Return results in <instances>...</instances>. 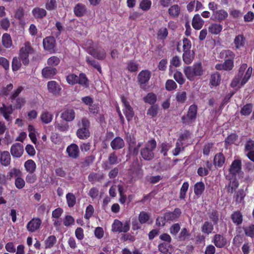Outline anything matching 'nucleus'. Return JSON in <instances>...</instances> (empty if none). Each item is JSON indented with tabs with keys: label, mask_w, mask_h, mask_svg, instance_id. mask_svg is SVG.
Wrapping results in <instances>:
<instances>
[{
	"label": "nucleus",
	"mask_w": 254,
	"mask_h": 254,
	"mask_svg": "<svg viewBox=\"0 0 254 254\" xmlns=\"http://www.w3.org/2000/svg\"><path fill=\"white\" fill-rule=\"evenodd\" d=\"M90 125V121L85 117L82 118L78 123V128L76 130V135L79 139L85 140L91 136Z\"/></svg>",
	"instance_id": "obj_1"
},
{
	"label": "nucleus",
	"mask_w": 254,
	"mask_h": 254,
	"mask_svg": "<svg viewBox=\"0 0 254 254\" xmlns=\"http://www.w3.org/2000/svg\"><path fill=\"white\" fill-rule=\"evenodd\" d=\"M157 147L155 139L149 140L145 146L140 149V155L146 161H151L154 158V151Z\"/></svg>",
	"instance_id": "obj_2"
},
{
	"label": "nucleus",
	"mask_w": 254,
	"mask_h": 254,
	"mask_svg": "<svg viewBox=\"0 0 254 254\" xmlns=\"http://www.w3.org/2000/svg\"><path fill=\"white\" fill-rule=\"evenodd\" d=\"M184 72L190 81H193L196 76H200L203 74V70L201 62L194 64L192 66L184 67Z\"/></svg>",
	"instance_id": "obj_3"
},
{
	"label": "nucleus",
	"mask_w": 254,
	"mask_h": 254,
	"mask_svg": "<svg viewBox=\"0 0 254 254\" xmlns=\"http://www.w3.org/2000/svg\"><path fill=\"white\" fill-rule=\"evenodd\" d=\"M183 61L186 64H190L194 59V52L190 50L191 43L188 38H184L183 39Z\"/></svg>",
	"instance_id": "obj_4"
},
{
	"label": "nucleus",
	"mask_w": 254,
	"mask_h": 254,
	"mask_svg": "<svg viewBox=\"0 0 254 254\" xmlns=\"http://www.w3.org/2000/svg\"><path fill=\"white\" fill-rule=\"evenodd\" d=\"M198 107L193 104L190 106L186 115H183L181 118V122L184 126H190L195 121L197 118Z\"/></svg>",
	"instance_id": "obj_5"
},
{
	"label": "nucleus",
	"mask_w": 254,
	"mask_h": 254,
	"mask_svg": "<svg viewBox=\"0 0 254 254\" xmlns=\"http://www.w3.org/2000/svg\"><path fill=\"white\" fill-rule=\"evenodd\" d=\"M34 52V49L28 41L25 42L23 46L20 49L19 57L24 65H28L29 63V56L33 54Z\"/></svg>",
	"instance_id": "obj_6"
},
{
	"label": "nucleus",
	"mask_w": 254,
	"mask_h": 254,
	"mask_svg": "<svg viewBox=\"0 0 254 254\" xmlns=\"http://www.w3.org/2000/svg\"><path fill=\"white\" fill-rule=\"evenodd\" d=\"M87 52L93 58L99 60H103L106 57V52L102 46L95 44L87 49Z\"/></svg>",
	"instance_id": "obj_7"
},
{
	"label": "nucleus",
	"mask_w": 254,
	"mask_h": 254,
	"mask_svg": "<svg viewBox=\"0 0 254 254\" xmlns=\"http://www.w3.org/2000/svg\"><path fill=\"white\" fill-rule=\"evenodd\" d=\"M121 101L123 104L124 108L123 109V113L128 122L131 121L134 116V112L133 108L131 107L129 102L127 98L123 95L121 96Z\"/></svg>",
	"instance_id": "obj_8"
},
{
	"label": "nucleus",
	"mask_w": 254,
	"mask_h": 254,
	"mask_svg": "<svg viewBox=\"0 0 254 254\" xmlns=\"http://www.w3.org/2000/svg\"><path fill=\"white\" fill-rule=\"evenodd\" d=\"M130 228V223L128 221H127L123 224L119 220L115 219L112 224V230L116 232H127Z\"/></svg>",
	"instance_id": "obj_9"
},
{
	"label": "nucleus",
	"mask_w": 254,
	"mask_h": 254,
	"mask_svg": "<svg viewBox=\"0 0 254 254\" xmlns=\"http://www.w3.org/2000/svg\"><path fill=\"white\" fill-rule=\"evenodd\" d=\"M44 49L51 53L55 52V48L56 45V41L53 36H48L45 38L43 40Z\"/></svg>",
	"instance_id": "obj_10"
},
{
	"label": "nucleus",
	"mask_w": 254,
	"mask_h": 254,
	"mask_svg": "<svg viewBox=\"0 0 254 254\" xmlns=\"http://www.w3.org/2000/svg\"><path fill=\"white\" fill-rule=\"evenodd\" d=\"M66 152L68 156L72 159H78L80 154L78 146L75 143H71L66 149Z\"/></svg>",
	"instance_id": "obj_11"
},
{
	"label": "nucleus",
	"mask_w": 254,
	"mask_h": 254,
	"mask_svg": "<svg viewBox=\"0 0 254 254\" xmlns=\"http://www.w3.org/2000/svg\"><path fill=\"white\" fill-rule=\"evenodd\" d=\"M42 220L39 218H33L28 222L26 226L28 232L33 233L40 229Z\"/></svg>",
	"instance_id": "obj_12"
},
{
	"label": "nucleus",
	"mask_w": 254,
	"mask_h": 254,
	"mask_svg": "<svg viewBox=\"0 0 254 254\" xmlns=\"http://www.w3.org/2000/svg\"><path fill=\"white\" fill-rule=\"evenodd\" d=\"M47 89L49 93L54 95H60L62 88L59 83L55 80H51L47 83Z\"/></svg>",
	"instance_id": "obj_13"
},
{
	"label": "nucleus",
	"mask_w": 254,
	"mask_h": 254,
	"mask_svg": "<svg viewBox=\"0 0 254 254\" xmlns=\"http://www.w3.org/2000/svg\"><path fill=\"white\" fill-rule=\"evenodd\" d=\"M73 12L76 17H81L87 14L88 9L84 4L78 3L73 7Z\"/></svg>",
	"instance_id": "obj_14"
},
{
	"label": "nucleus",
	"mask_w": 254,
	"mask_h": 254,
	"mask_svg": "<svg viewBox=\"0 0 254 254\" xmlns=\"http://www.w3.org/2000/svg\"><path fill=\"white\" fill-rule=\"evenodd\" d=\"M24 152L23 145L20 143H15L10 148V153L15 158H20Z\"/></svg>",
	"instance_id": "obj_15"
},
{
	"label": "nucleus",
	"mask_w": 254,
	"mask_h": 254,
	"mask_svg": "<svg viewBox=\"0 0 254 254\" xmlns=\"http://www.w3.org/2000/svg\"><path fill=\"white\" fill-rule=\"evenodd\" d=\"M242 170V162L239 159L234 160L229 169L230 174L232 176L236 177V175L239 174Z\"/></svg>",
	"instance_id": "obj_16"
},
{
	"label": "nucleus",
	"mask_w": 254,
	"mask_h": 254,
	"mask_svg": "<svg viewBox=\"0 0 254 254\" xmlns=\"http://www.w3.org/2000/svg\"><path fill=\"white\" fill-rule=\"evenodd\" d=\"M234 67V61L227 60H224L222 64H217L215 68L218 70H225L229 71L232 70Z\"/></svg>",
	"instance_id": "obj_17"
},
{
	"label": "nucleus",
	"mask_w": 254,
	"mask_h": 254,
	"mask_svg": "<svg viewBox=\"0 0 254 254\" xmlns=\"http://www.w3.org/2000/svg\"><path fill=\"white\" fill-rule=\"evenodd\" d=\"M13 112L12 105L7 106L5 104H2V106L0 107V115H2L7 122L11 121L10 115L13 113Z\"/></svg>",
	"instance_id": "obj_18"
},
{
	"label": "nucleus",
	"mask_w": 254,
	"mask_h": 254,
	"mask_svg": "<svg viewBox=\"0 0 254 254\" xmlns=\"http://www.w3.org/2000/svg\"><path fill=\"white\" fill-rule=\"evenodd\" d=\"M61 118L66 122H71L75 117V113L73 109L66 108L61 115Z\"/></svg>",
	"instance_id": "obj_19"
},
{
	"label": "nucleus",
	"mask_w": 254,
	"mask_h": 254,
	"mask_svg": "<svg viewBox=\"0 0 254 254\" xmlns=\"http://www.w3.org/2000/svg\"><path fill=\"white\" fill-rule=\"evenodd\" d=\"M125 141L120 136L115 137L110 142V146L114 150L121 149L125 147Z\"/></svg>",
	"instance_id": "obj_20"
},
{
	"label": "nucleus",
	"mask_w": 254,
	"mask_h": 254,
	"mask_svg": "<svg viewBox=\"0 0 254 254\" xmlns=\"http://www.w3.org/2000/svg\"><path fill=\"white\" fill-rule=\"evenodd\" d=\"M151 77L150 71L148 70L141 71L137 76L138 83L142 85L148 82Z\"/></svg>",
	"instance_id": "obj_21"
},
{
	"label": "nucleus",
	"mask_w": 254,
	"mask_h": 254,
	"mask_svg": "<svg viewBox=\"0 0 254 254\" xmlns=\"http://www.w3.org/2000/svg\"><path fill=\"white\" fill-rule=\"evenodd\" d=\"M212 242L218 248H222L227 244V240L223 235L218 234L213 236Z\"/></svg>",
	"instance_id": "obj_22"
},
{
	"label": "nucleus",
	"mask_w": 254,
	"mask_h": 254,
	"mask_svg": "<svg viewBox=\"0 0 254 254\" xmlns=\"http://www.w3.org/2000/svg\"><path fill=\"white\" fill-rule=\"evenodd\" d=\"M57 70L55 67L46 66L42 70V76L47 79H52L57 74Z\"/></svg>",
	"instance_id": "obj_23"
},
{
	"label": "nucleus",
	"mask_w": 254,
	"mask_h": 254,
	"mask_svg": "<svg viewBox=\"0 0 254 254\" xmlns=\"http://www.w3.org/2000/svg\"><path fill=\"white\" fill-rule=\"evenodd\" d=\"M181 210L179 208H176L173 212L167 211L164 213L167 222L176 220L181 215Z\"/></svg>",
	"instance_id": "obj_24"
},
{
	"label": "nucleus",
	"mask_w": 254,
	"mask_h": 254,
	"mask_svg": "<svg viewBox=\"0 0 254 254\" xmlns=\"http://www.w3.org/2000/svg\"><path fill=\"white\" fill-rule=\"evenodd\" d=\"M158 249L160 252L163 254H171L173 251V248L171 243L162 242L158 246Z\"/></svg>",
	"instance_id": "obj_25"
},
{
	"label": "nucleus",
	"mask_w": 254,
	"mask_h": 254,
	"mask_svg": "<svg viewBox=\"0 0 254 254\" xmlns=\"http://www.w3.org/2000/svg\"><path fill=\"white\" fill-rule=\"evenodd\" d=\"M246 43V38L243 34L237 35L234 40L235 49L236 50L241 49L244 48Z\"/></svg>",
	"instance_id": "obj_26"
},
{
	"label": "nucleus",
	"mask_w": 254,
	"mask_h": 254,
	"mask_svg": "<svg viewBox=\"0 0 254 254\" xmlns=\"http://www.w3.org/2000/svg\"><path fill=\"white\" fill-rule=\"evenodd\" d=\"M230 217L233 223L237 226H239L243 223V216L242 213L240 210L233 211Z\"/></svg>",
	"instance_id": "obj_27"
},
{
	"label": "nucleus",
	"mask_w": 254,
	"mask_h": 254,
	"mask_svg": "<svg viewBox=\"0 0 254 254\" xmlns=\"http://www.w3.org/2000/svg\"><path fill=\"white\" fill-rule=\"evenodd\" d=\"M95 159V157L93 155L87 156L79 162L78 166L83 169L87 168L93 164Z\"/></svg>",
	"instance_id": "obj_28"
},
{
	"label": "nucleus",
	"mask_w": 254,
	"mask_h": 254,
	"mask_svg": "<svg viewBox=\"0 0 254 254\" xmlns=\"http://www.w3.org/2000/svg\"><path fill=\"white\" fill-rule=\"evenodd\" d=\"M204 21L198 14H195L192 19V26L195 30H200L202 27Z\"/></svg>",
	"instance_id": "obj_29"
},
{
	"label": "nucleus",
	"mask_w": 254,
	"mask_h": 254,
	"mask_svg": "<svg viewBox=\"0 0 254 254\" xmlns=\"http://www.w3.org/2000/svg\"><path fill=\"white\" fill-rule=\"evenodd\" d=\"M32 14L35 19H41L47 15V12L45 9L36 7L32 9Z\"/></svg>",
	"instance_id": "obj_30"
},
{
	"label": "nucleus",
	"mask_w": 254,
	"mask_h": 254,
	"mask_svg": "<svg viewBox=\"0 0 254 254\" xmlns=\"http://www.w3.org/2000/svg\"><path fill=\"white\" fill-rule=\"evenodd\" d=\"M205 165L206 168L200 167L197 169V173L199 176L203 177L208 175L209 170L211 169L212 165L209 161H206Z\"/></svg>",
	"instance_id": "obj_31"
},
{
	"label": "nucleus",
	"mask_w": 254,
	"mask_h": 254,
	"mask_svg": "<svg viewBox=\"0 0 254 254\" xmlns=\"http://www.w3.org/2000/svg\"><path fill=\"white\" fill-rule=\"evenodd\" d=\"M225 162V157L222 153L220 152L215 154L213 159V164L215 166L221 168Z\"/></svg>",
	"instance_id": "obj_32"
},
{
	"label": "nucleus",
	"mask_w": 254,
	"mask_h": 254,
	"mask_svg": "<svg viewBox=\"0 0 254 254\" xmlns=\"http://www.w3.org/2000/svg\"><path fill=\"white\" fill-rule=\"evenodd\" d=\"M191 234L186 228H183L179 233L177 240L180 242H186L190 240Z\"/></svg>",
	"instance_id": "obj_33"
},
{
	"label": "nucleus",
	"mask_w": 254,
	"mask_h": 254,
	"mask_svg": "<svg viewBox=\"0 0 254 254\" xmlns=\"http://www.w3.org/2000/svg\"><path fill=\"white\" fill-rule=\"evenodd\" d=\"M222 25L216 23L210 24L208 28L209 32L212 35L219 34L222 31Z\"/></svg>",
	"instance_id": "obj_34"
},
{
	"label": "nucleus",
	"mask_w": 254,
	"mask_h": 254,
	"mask_svg": "<svg viewBox=\"0 0 254 254\" xmlns=\"http://www.w3.org/2000/svg\"><path fill=\"white\" fill-rule=\"evenodd\" d=\"M235 54L230 50H224L222 51L219 54L221 59H224V60H230L234 61Z\"/></svg>",
	"instance_id": "obj_35"
},
{
	"label": "nucleus",
	"mask_w": 254,
	"mask_h": 254,
	"mask_svg": "<svg viewBox=\"0 0 254 254\" xmlns=\"http://www.w3.org/2000/svg\"><path fill=\"white\" fill-rule=\"evenodd\" d=\"M104 179V175L103 173L98 174L92 172L90 173L88 176V181L92 184H94L96 182H101V181Z\"/></svg>",
	"instance_id": "obj_36"
},
{
	"label": "nucleus",
	"mask_w": 254,
	"mask_h": 254,
	"mask_svg": "<svg viewBox=\"0 0 254 254\" xmlns=\"http://www.w3.org/2000/svg\"><path fill=\"white\" fill-rule=\"evenodd\" d=\"M205 185L202 181L197 182L194 185V193L195 195L199 197L205 190Z\"/></svg>",
	"instance_id": "obj_37"
},
{
	"label": "nucleus",
	"mask_w": 254,
	"mask_h": 254,
	"mask_svg": "<svg viewBox=\"0 0 254 254\" xmlns=\"http://www.w3.org/2000/svg\"><path fill=\"white\" fill-rule=\"evenodd\" d=\"M246 192L243 189L239 190L235 192L234 198L237 204H240L244 202V198L246 196Z\"/></svg>",
	"instance_id": "obj_38"
},
{
	"label": "nucleus",
	"mask_w": 254,
	"mask_h": 254,
	"mask_svg": "<svg viewBox=\"0 0 254 254\" xmlns=\"http://www.w3.org/2000/svg\"><path fill=\"white\" fill-rule=\"evenodd\" d=\"M24 166L28 173H34L36 169V164L32 159H29L25 162Z\"/></svg>",
	"instance_id": "obj_39"
},
{
	"label": "nucleus",
	"mask_w": 254,
	"mask_h": 254,
	"mask_svg": "<svg viewBox=\"0 0 254 254\" xmlns=\"http://www.w3.org/2000/svg\"><path fill=\"white\" fill-rule=\"evenodd\" d=\"M77 83L84 88H87L89 86V81L86 74L84 73H79V76H77Z\"/></svg>",
	"instance_id": "obj_40"
},
{
	"label": "nucleus",
	"mask_w": 254,
	"mask_h": 254,
	"mask_svg": "<svg viewBox=\"0 0 254 254\" xmlns=\"http://www.w3.org/2000/svg\"><path fill=\"white\" fill-rule=\"evenodd\" d=\"M21 176H23L22 172L21 170L19 169L13 168L7 173L6 175V179L7 180H10L13 178H15L16 179Z\"/></svg>",
	"instance_id": "obj_41"
},
{
	"label": "nucleus",
	"mask_w": 254,
	"mask_h": 254,
	"mask_svg": "<svg viewBox=\"0 0 254 254\" xmlns=\"http://www.w3.org/2000/svg\"><path fill=\"white\" fill-rule=\"evenodd\" d=\"M214 225L211 222L205 221L201 227L202 232L207 235L210 234L214 229Z\"/></svg>",
	"instance_id": "obj_42"
},
{
	"label": "nucleus",
	"mask_w": 254,
	"mask_h": 254,
	"mask_svg": "<svg viewBox=\"0 0 254 254\" xmlns=\"http://www.w3.org/2000/svg\"><path fill=\"white\" fill-rule=\"evenodd\" d=\"M86 62L89 65L93 67L95 69H97L100 73L102 72L101 66L99 63L94 59H92L89 56L86 57Z\"/></svg>",
	"instance_id": "obj_43"
},
{
	"label": "nucleus",
	"mask_w": 254,
	"mask_h": 254,
	"mask_svg": "<svg viewBox=\"0 0 254 254\" xmlns=\"http://www.w3.org/2000/svg\"><path fill=\"white\" fill-rule=\"evenodd\" d=\"M221 81V75L218 72H216L211 74L210 79V83L213 86H218Z\"/></svg>",
	"instance_id": "obj_44"
},
{
	"label": "nucleus",
	"mask_w": 254,
	"mask_h": 254,
	"mask_svg": "<svg viewBox=\"0 0 254 254\" xmlns=\"http://www.w3.org/2000/svg\"><path fill=\"white\" fill-rule=\"evenodd\" d=\"M53 118V114L47 111L43 112L40 116V119L42 122L45 124L51 123Z\"/></svg>",
	"instance_id": "obj_45"
},
{
	"label": "nucleus",
	"mask_w": 254,
	"mask_h": 254,
	"mask_svg": "<svg viewBox=\"0 0 254 254\" xmlns=\"http://www.w3.org/2000/svg\"><path fill=\"white\" fill-rule=\"evenodd\" d=\"M143 101L145 103L150 105H155L157 101V97L154 93L149 92L143 97Z\"/></svg>",
	"instance_id": "obj_46"
},
{
	"label": "nucleus",
	"mask_w": 254,
	"mask_h": 254,
	"mask_svg": "<svg viewBox=\"0 0 254 254\" xmlns=\"http://www.w3.org/2000/svg\"><path fill=\"white\" fill-rule=\"evenodd\" d=\"M180 7L178 4H174L168 9L169 14L173 17H178L180 14Z\"/></svg>",
	"instance_id": "obj_47"
},
{
	"label": "nucleus",
	"mask_w": 254,
	"mask_h": 254,
	"mask_svg": "<svg viewBox=\"0 0 254 254\" xmlns=\"http://www.w3.org/2000/svg\"><path fill=\"white\" fill-rule=\"evenodd\" d=\"M2 43L6 48H9L12 45V42L10 35L8 33H4L2 36Z\"/></svg>",
	"instance_id": "obj_48"
},
{
	"label": "nucleus",
	"mask_w": 254,
	"mask_h": 254,
	"mask_svg": "<svg viewBox=\"0 0 254 254\" xmlns=\"http://www.w3.org/2000/svg\"><path fill=\"white\" fill-rule=\"evenodd\" d=\"M239 185V182L236 178L231 181L228 186L226 187L228 191L231 193H233L238 188Z\"/></svg>",
	"instance_id": "obj_49"
},
{
	"label": "nucleus",
	"mask_w": 254,
	"mask_h": 254,
	"mask_svg": "<svg viewBox=\"0 0 254 254\" xmlns=\"http://www.w3.org/2000/svg\"><path fill=\"white\" fill-rule=\"evenodd\" d=\"M189 187V184L188 182H185L183 184V185L180 189V193H179V198L181 200L185 199V198H186V193H187V191L188 190Z\"/></svg>",
	"instance_id": "obj_50"
},
{
	"label": "nucleus",
	"mask_w": 254,
	"mask_h": 254,
	"mask_svg": "<svg viewBox=\"0 0 254 254\" xmlns=\"http://www.w3.org/2000/svg\"><path fill=\"white\" fill-rule=\"evenodd\" d=\"M215 15L217 18V20L219 22L225 20L228 16L227 12L224 9H220L216 11L215 12Z\"/></svg>",
	"instance_id": "obj_51"
},
{
	"label": "nucleus",
	"mask_w": 254,
	"mask_h": 254,
	"mask_svg": "<svg viewBox=\"0 0 254 254\" xmlns=\"http://www.w3.org/2000/svg\"><path fill=\"white\" fill-rule=\"evenodd\" d=\"M57 242V238L54 235H51L45 241V249L52 248Z\"/></svg>",
	"instance_id": "obj_52"
},
{
	"label": "nucleus",
	"mask_w": 254,
	"mask_h": 254,
	"mask_svg": "<svg viewBox=\"0 0 254 254\" xmlns=\"http://www.w3.org/2000/svg\"><path fill=\"white\" fill-rule=\"evenodd\" d=\"M253 106L251 103H248L244 105L241 109L240 113L242 115L249 116L253 111Z\"/></svg>",
	"instance_id": "obj_53"
},
{
	"label": "nucleus",
	"mask_w": 254,
	"mask_h": 254,
	"mask_svg": "<svg viewBox=\"0 0 254 254\" xmlns=\"http://www.w3.org/2000/svg\"><path fill=\"white\" fill-rule=\"evenodd\" d=\"M209 218L214 225H217L219 221V213L217 210L212 209L208 213Z\"/></svg>",
	"instance_id": "obj_54"
},
{
	"label": "nucleus",
	"mask_w": 254,
	"mask_h": 254,
	"mask_svg": "<svg viewBox=\"0 0 254 254\" xmlns=\"http://www.w3.org/2000/svg\"><path fill=\"white\" fill-rule=\"evenodd\" d=\"M238 136L236 133H231L225 139L224 144L226 148L229 145L233 144L237 139Z\"/></svg>",
	"instance_id": "obj_55"
},
{
	"label": "nucleus",
	"mask_w": 254,
	"mask_h": 254,
	"mask_svg": "<svg viewBox=\"0 0 254 254\" xmlns=\"http://www.w3.org/2000/svg\"><path fill=\"white\" fill-rule=\"evenodd\" d=\"M159 107L158 105H151L147 111V115L151 118L157 116L158 113Z\"/></svg>",
	"instance_id": "obj_56"
},
{
	"label": "nucleus",
	"mask_w": 254,
	"mask_h": 254,
	"mask_svg": "<svg viewBox=\"0 0 254 254\" xmlns=\"http://www.w3.org/2000/svg\"><path fill=\"white\" fill-rule=\"evenodd\" d=\"M66 199L69 207H73L76 203V197L72 193H67L66 194Z\"/></svg>",
	"instance_id": "obj_57"
},
{
	"label": "nucleus",
	"mask_w": 254,
	"mask_h": 254,
	"mask_svg": "<svg viewBox=\"0 0 254 254\" xmlns=\"http://www.w3.org/2000/svg\"><path fill=\"white\" fill-rule=\"evenodd\" d=\"M20 61L21 60L19 57H13L11 64L12 69L13 71H16L20 68L21 66V63Z\"/></svg>",
	"instance_id": "obj_58"
},
{
	"label": "nucleus",
	"mask_w": 254,
	"mask_h": 254,
	"mask_svg": "<svg viewBox=\"0 0 254 254\" xmlns=\"http://www.w3.org/2000/svg\"><path fill=\"white\" fill-rule=\"evenodd\" d=\"M173 77L174 79L180 85H183L185 83L186 79L184 77L183 73L177 70L174 74Z\"/></svg>",
	"instance_id": "obj_59"
},
{
	"label": "nucleus",
	"mask_w": 254,
	"mask_h": 254,
	"mask_svg": "<svg viewBox=\"0 0 254 254\" xmlns=\"http://www.w3.org/2000/svg\"><path fill=\"white\" fill-rule=\"evenodd\" d=\"M152 2L150 0H142L139 3V7L143 11L149 10L151 6Z\"/></svg>",
	"instance_id": "obj_60"
},
{
	"label": "nucleus",
	"mask_w": 254,
	"mask_h": 254,
	"mask_svg": "<svg viewBox=\"0 0 254 254\" xmlns=\"http://www.w3.org/2000/svg\"><path fill=\"white\" fill-rule=\"evenodd\" d=\"M187 98V93L185 91L178 92L176 94V100L179 103H184Z\"/></svg>",
	"instance_id": "obj_61"
},
{
	"label": "nucleus",
	"mask_w": 254,
	"mask_h": 254,
	"mask_svg": "<svg viewBox=\"0 0 254 254\" xmlns=\"http://www.w3.org/2000/svg\"><path fill=\"white\" fill-rule=\"evenodd\" d=\"M172 145L170 143L167 142H164L161 143L160 146V153L163 154L164 157L167 156V152L171 148Z\"/></svg>",
	"instance_id": "obj_62"
},
{
	"label": "nucleus",
	"mask_w": 254,
	"mask_h": 254,
	"mask_svg": "<svg viewBox=\"0 0 254 254\" xmlns=\"http://www.w3.org/2000/svg\"><path fill=\"white\" fill-rule=\"evenodd\" d=\"M45 7L49 11L56 10L57 8L56 0H46Z\"/></svg>",
	"instance_id": "obj_63"
},
{
	"label": "nucleus",
	"mask_w": 254,
	"mask_h": 254,
	"mask_svg": "<svg viewBox=\"0 0 254 254\" xmlns=\"http://www.w3.org/2000/svg\"><path fill=\"white\" fill-rule=\"evenodd\" d=\"M138 64L133 60H131L127 63V69L131 72L137 71L138 70Z\"/></svg>",
	"instance_id": "obj_64"
}]
</instances>
